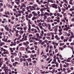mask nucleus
Listing matches in <instances>:
<instances>
[{"label":"nucleus","instance_id":"obj_1","mask_svg":"<svg viewBox=\"0 0 74 74\" xmlns=\"http://www.w3.org/2000/svg\"><path fill=\"white\" fill-rule=\"evenodd\" d=\"M15 2L17 5H19L20 3V0H15Z\"/></svg>","mask_w":74,"mask_h":74},{"label":"nucleus","instance_id":"obj_2","mask_svg":"<svg viewBox=\"0 0 74 74\" xmlns=\"http://www.w3.org/2000/svg\"><path fill=\"white\" fill-rule=\"evenodd\" d=\"M32 14H33V15L34 16H37V15H38V14H37L35 13V12H32Z\"/></svg>","mask_w":74,"mask_h":74},{"label":"nucleus","instance_id":"obj_3","mask_svg":"<svg viewBox=\"0 0 74 74\" xmlns=\"http://www.w3.org/2000/svg\"><path fill=\"white\" fill-rule=\"evenodd\" d=\"M42 26H43V27H45V26H46V27H48V26H47V23H43Z\"/></svg>","mask_w":74,"mask_h":74},{"label":"nucleus","instance_id":"obj_4","mask_svg":"<svg viewBox=\"0 0 74 74\" xmlns=\"http://www.w3.org/2000/svg\"><path fill=\"white\" fill-rule=\"evenodd\" d=\"M11 55H14V56H17V53H16L15 52H14V53H11Z\"/></svg>","mask_w":74,"mask_h":74},{"label":"nucleus","instance_id":"obj_5","mask_svg":"<svg viewBox=\"0 0 74 74\" xmlns=\"http://www.w3.org/2000/svg\"><path fill=\"white\" fill-rule=\"evenodd\" d=\"M37 19V17L34 16L32 18V21H34V19Z\"/></svg>","mask_w":74,"mask_h":74},{"label":"nucleus","instance_id":"obj_6","mask_svg":"<svg viewBox=\"0 0 74 74\" xmlns=\"http://www.w3.org/2000/svg\"><path fill=\"white\" fill-rule=\"evenodd\" d=\"M41 32L42 34H40V36H43V34H44V31L42 30Z\"/></svg>","mask_w":74,"mask_h":74},{"label":"nucleus","instance_id":"obj_7","mask_svg":"<svg viewBox=\"0 0 74 74\" xmlns=\"http://www.w3.org/2000/svg\"><path fill=\"white\" fill-rule=\"evenodd\" d=\"M53 5H54L55 6V8L56 9H57V8H58V7H57V5H55V3H54L53 4Z\"/></svg>","mask_w":74,"mask_h":74},{"label":"nucleus","instance_id":"obj_8","mask_svg":"<svg viewBox=\"0 0 74 74\" xmlns=\"http://www.w3.org/2000/svg\"><path fill=\"white\" fill-rule=\"evenodd\" d=\"M4 54H9V52H8V51H7L6 52H4Z\"/></svg>","mask_w":74,"mask_h":74},{"label":"nucleus","instance_id":"obj_9","mask_svg":"<svg viewBox=\"0 0 74 74\" xmlns=\"http://www.w3.org/2000/svg\"><path fill=\"white\" fill-rule=\"evenodd\" d=\"M20 50L21 51H23L24 50V47H20Z\"/></svg>","mask_w":74,"mask_h":74},{"label":"nucleus","instance_id":"obj_10","mask_svg":"<svg viewBox=\"0 0 74 74\" xmlns=\"http://www.w3.org/2000/svg\"><path fill=\"white\" fill-rule=\"evenodd\" d=\"M7 12H8V14L6 12H5L4 14H5V15H7V14L8 15H10V12H8V11H7Z\"/></svg>","mask_w":74,"mask_h":74},{"label":"nucleus","instance_id":"obj_11","mask_svg":"<svg viewBox=\"0 0 74 74\" xmlns=\"http://www.w3.org/2000/svg\"><path fill=\"white\" fill-rule=\"evenodd\" d=\"M19 60V59L18 58H16L15 59V60L16 61H18Z\"/></svg>","mask_w":74,"mask_h":74},{"label":"nucleus","instance_id":"obj_12","mask_svg":"<svg viewBox=\"0 0 74 74\" xmlns=\"http://www.w3.org/2000/svg\"><path fill=\"white\" fill-rule=\"evenodd\" d=\"M22 6H23V7H26V5H25V4H24V3L22 4Z\"/></svg>","mask_w":74,"mask_h":74},{"label":"nucleus","instance_id":"obj_13","mask_svg":"<svg viewBox=\"0 0 74 74\" xmlns=\"http://www.w3.org/2000/svg\"><path fill=\"white\" fill-rule=\"evenodd\" d=\"M39 27L41 29V30H43V29H44V28L42 27L41 26H40Z\"/></svg>","mask_w":74,"mask_h":74},{"label":"nucleus","instance_id":"obj_14","mask_svg":"<svg viewBox=\"0 0 74 74\" xmlns=\"http://www.w3.org/2000/svg\"><path fill=\"white\" fill-rule=\"evenodd\" d=\"M69 48H71V49L72 50V51H73V50H74V49H73V47H70V46L69 47Z\"/></svg>","mask_w":74,"mask_h":74},{"label":"nucleus","instance_id":"obj_15","mask_svg":"<svg viewBox=\"0 0 74 74\" xmlns=\"http://www.w3.org/2000/svg\"><path fill=\"white\" fill-rule=\"evenodd\" d=\"M36 37L38 38L39 37V34L38 33H36Z\"/></svg>","mask_w":74,"mask_h":74},{"label":"nucleus","instance_id":"obj_16","mask_svg":"<svg viewBox=\"0 0 74 74\" xmlns=\"http://www.w3.org/2000/svg\"><path fill=\"white\" fill-rule=\"evenodd\" d=\"M58 31L60 32H62V29H58Z\"/></svg>","mask_w":74,"mask_h":74},{"label":"nucleus","instance_id":"obj_17","mask_svg":"<svg viewBox=\"0 0 74 74\" xmlns=\"http://www.w3.org/2000/svg\"><path fill=\"white\" fill-rule=\"evenodd\" d=\"M14 58V55H12L11 57H10V58L11 59H13V58Z\"/></svg>","mask_w":74,"mask_h":74},{"label":"nucleus","instance_id":"obj_18","mask_svg":"<svg viewBox=\"0 0 74 74\" xmlns=\"http://www.w3.org/2000/svg\"><path fill=\"white\" fill-rule=\"evenodd\" d=\"M60 49L61 51H62V50H63V48L62 47H59V50Z\"/></svg>","mask_w":74,"mask_h":74},{"label":"nucleus","instance_id":"obj_19","mask_svg":"<svg viewBox=\"0 0 74 74\" xmlns=\"http://www.w3.org/2000/svg\"><path fill=\"white\" fill-rule=\"evenodd\" d=\"M58 52V49H56L55 50V53H57Z\"/></svg>","mask_w":74,"mask_h":74},{"label":"nucleus","instance_id":"obj_20","mask_svg":"<svg viewBox=\"0 0 74 74\" xmlns=\"http://www.w3.org/2000/svg\"><path fill=\"white\" fill-rule=\"evenodd\" d=\"M63 1L64 2L65 1L66 3H68V1H67V0H63Z\"/></svg>","mask_w":74,"mask_h":74},{"label":"nucleus","instance_id":"obj_21","mask_svg":"<svg viewBox=\"0 0 74 74\" xmlns=\"http://www.w3.org/2000/svg\"><path fill=\"white\" fill-rule=\"evenodd\" d=\"M35 27L36 28L37 30H40V29H39V28H38V26H36Z\"/></svg>","mask_w":74,"mask_h":74},{"label":"nucleus","instance_id":"obj_22","mask_svg":"<svg viewBox=\"0 0 74 74\" xmlns=\"http://www.w3.org/2000/svg\"><path fill=\"white\" fill-rule=\"evenodd\" d=\"M26 65L27 66H29V64H28V62H26Z\"/></svg>","mask_w":74,"mask_h":74},{"label":"nucleus","instance_id":"obj_23","mask_svg":"<svg viewBox=\"0 0 74 74\" xmlns=\"http://www.w3.org/2000/svg\"><path fill=\"white\" fill-rule=\"evenodd\" d=\"M28 27L29 28H31V25L29 23L28 24Z\"/></svg>","mask_w":74,"mask_h":74},{"label":"nucleus","instance_id":"obj_24","mask_svg":"<svg viewBox=\"0 0 74 74\" xmlns=\"http://www.w3.org/2000/svg\"><path fill=\"white\" fill-rule=\"evenodd\" d=\"M49 30H51V25H49L48 28Z\"/></svg>","mask_w":74,"mask_h":74},{"label":"nucleus","instance_id":"obj_25","mask_svg":"<svg viewBox=\"0 0 74 74\" xmlns=\"http://www.w3.org/2000/svg\"><path fill=\"white\" fill-rule=\"evenodd\" d=\"M50 19H51V18L49 17V18H47V21H49V20H50Z\"/></svg>","mask_w":74,"mask_h":74},{"label":"nucleus","instance_id":"obj_26","mask_svg":"<svg viewBox=\"0 0 74 74\" xmlns=\"http://www.w3.org/2000/svg\"><path fill=\"white\" fill-rule=\"evenodd\" d=\"M24 57L25 58H28V56L27 55H25L24 56Z\"/></svg>","mask_w":74,"mask_h":74},{"label":"nucleus","instance_id":"obj_27","mask_svg":"<svg viewBox=\"0 0 74 74\" xmlns=\"http://www.w3.org/2000/svg\"><path fill=\"white\" fill-rule=\"evenodd\" d=\"M54 31L56 32L58 31V29L57 28H55L54 29Z\"/></svg>","mask_w":74,"mask_h":74},{"label":"nucleus","instance_id":"obj_28","mask_svg":"<svg viewBox=\"0 0 74 74\" xmlns=\"http://www.w3.org/2000/svg\"><path fill=\"white\" fill-rule=\"evenodd\" d=\"M62 34H63V33H62V32H61L59 33V35L60 36L61 35H62Z\"/></svg>","mask_w":74,"mask_h":74},{"label":"nucleus","instance_id":"obj_29","mask_svg":"<svg viewBox=\"0 0 74 74\" xmlns=\"http://www.w3.org/2000/svg\"><path fill=\"white\" fill-rule=\"evenodd\" d=\"M34 7H38V5L36 4H35L34 5Z\"/></svg>","mask_w":74,"mask_h":74},{"label":"nucleus","instance_id":"obj_30","mask_svg":"<svg viewBox=\"0 0 74 74\" xmlns=\"http://www.w3.org/2000/svg\"><path fill=\"white\" fill-rule=\"evenodd\" d=\"M53 61L55 62H56V58H54V59L53 60Z\"/></svg>","mask_w":74,"mask_h":74},{"label":"nucleus","instance_id":"obj_31","mask_svg":"<svg viewBox=\"0 0 74 74\" xmlns=\"http://www.w3.org/2000/svg\"><path fill=\"white\" fill-rule=\"evenodd\" d=\"M13 65L14 66H16V64H15V63H13Z\"/></svg>","mask_w":74,"mask_h":74},{"label":"nucleus","instance_id":"obj_32","mask_svg":"<svg viewBox=\"0 0 74 74\" xmlns=\"http://www.w3.org/2000/svg\"><path fill=\"white\" fill-rule=\"evenodd\" d=\"M74 10V8L73 9H70V11H73V10Z\"/></svg>","mask_w":74,"mask_h":74},{"label":"nucleus","instance_id":"obj_33","mask_svg":"<svg viewBox=\"0 0 74 74\" xmlns=\"http://www.w3.org/2000/svg\"><path fill=\"white\" fill-rule=\"evenodd\" d=\"M47 16H45L44 17V19H47Z\"/></svg>","mask_w":74,"mask_h":74},{"label":"nucleus","instance_id":"obj_34","mask_svg":"<svg viewBox=\"0 0 74 74\" xmlns=\"http://www.w3.org/2000/svg\"><path fill=\"white\" fill-rule=\"evenodd\" d=\"M61 39H62V40H63V39H64V36H61Z\"/></svg>","mask_w":74,"mask_h":74},{"label":"nucleus","instance_id":"obj_35","mask_svg":"<svg viewBox=\"0 0 74 74\" xmlns=\"http://www.w3.org/2000/svg\"><path fill=\"white\" fill-rule=\"evenodd\" d=\"M71 21H72V22H74V17L71 19Z\"/></svg>","mask_w":74,"mask_h":74},{"label":"nucleus","instance_id":"obj_36","mask_svg":"<svg viewBox=\"0 0 74 74\" xmlns=\"http://www.w3.org/2000/svg\"><path fill=\"white\" fill-rule=\"evenodd\" d=\"M6 29L7 31H9V28L7 27Z\"/></svg>","mask_w":74,"mask_h":74},{"label":"nucleus","instance_id":"obj_37","mask_svg":"<svg viewBox=\"0 0 74 74\" xmlns=\"http://www.w3.org/2000/svg\"><path fill=\"white\" fill-rule=\"evenodd\" d=\"M45 71H43L41 72V73L42 74H45Z\"/></svg>","mask_w":74,"mask_h":74},{"label":"nucleus","instance_id":"obj_38","mask_svg":"<svg viewBox=\"0 0 74 74\" xmlns=\"http://www.w3.org/2000/svg\"><path fill=\"white\" fill-rule=\"evenodd\" d=\"M71 45H74V43L73 42L70 44Z\"/></svg>","mask_w":74,"mask_h":74},{"label":"nucleus","instance_id":"obj_39","mask_svg":"<svg viewBox=\"0 0 74 74\" xmlns=\"http://www.w3.org/2000/svg\"><path fill=\"white\" fill-rule=\"evenodd\" d=\"M62 74V72H60L59 73H57V74Z\"/></svg>","mask_w":74,"mask_h":74},{"label":"nucleus","instance_id":"obj_40","mask_svg":"<svg viewBox=\"0 0 74 74\" xmlns=\"http://www.w3.org/2000/svg\"><path fill=\"white\" fill-rule=\"evenodd\" d=\"M29 15L31 17V16H33V14H32V13H31Z\"/></svg>","mask_w":74,"mask_h":74},{"label":"nucleus","instance_id":"obj_41","mask_svg":"<svg viewBox=\"0 0 74 74\" xmlns=\"http://www.w3.org/2000/svg\"><path fill=\"white\" fill-rule=\"evenodd\" d=\"M22 8H23V6H22V5H21V6H20V10H21V9H22Z\"/></svg>","mask_w":74,"mask_h":74},{"label":"nucleus","instance_id":"obj_42","mask_svg":"<svg viewBox=\"0 0 74 74\" xmlns=\"http://www.w3.org/2000/svg\"><path fill=\"white\" fill-rule=\"evenodd\" d=\"M62 11H64V12H65V11H66V9H62Z\"/></svg>","mask_w":74,"mask_h":74},{"label":"nucleus","instance_id":"obj_43","mask_svg":"<svg viewBox=\"0 0 74 74\" xmlns=\"http://www.w3.org/2000/svg\"><path fill=\"white\" fill-rule=\"evenodd\" d=\"M40 11H44V10L43 9H40Z\"/></svg>","mask_w":74,"mask_h":74},{"label":"nucleus","instance_id":"obj_44","mask_svg":"<svg viewBox=\"0 0 74 74\" xmlns=\"http://www.w3.org/2000/svg\"><path fill=\"white\" fill-rule=\"evenodd\" d=\"M1 11L2 12L3 11V10H4V9L3 8H1L0 9Z\"/></svg>","mask_w":74,"mask_h":74},{"label":"nucleus","instance_id":"obj_45","mask_svg":"<svg viewBox=\"0 0 74 74\" xmlns=\"http://www.w3.org/2000/svg\"><path fill=\"white\" fill-rule=\"evenodd\" d=\"M40 53V52H39V51H38L37 52V55H39V54Z\"/></svg>","mask_w":74,"mask_h":74},{"label":"nucleus","instance_id":"obj_46","mask_svg":"<svg viewBox=\"0 0 74 74\" xmlns=\"http://www.w3.org/2000/svg\"><path fill=\"white\" fill-rule=\"evenodd\" d=\"M71 70H74V68H73V67H71Z\"/></svg>","mask_w":74,"mask_h":74},{"label":"nucleus","instance_id":"obj_47","mask_svg":"<svg viewBox=\"0 0 74 74\" xmlns=\"http://www.w3.org/2000/svg\"><path fill=\"white\" fill-rule=\"evenodd\" d=\"M32 27H36V26L35 25H34V24L32 25Z\"/></svg>","mask_w":74,"mask_h":74},{"label":"nucleus","instance_id":"obj_48","mask_svg":"<svg viewBox=\"0 0 74 74\" xmlns=\"http://www.w3.org/2000/svg\"><path fill=\"white\" fill-rule=\"evenodd\" d=\"M13 11L14 12H16V9L14 8L13 9Z\"/></svg>","mask_w":74,"mask_h":74},{"label":"nucleus","instance_id":"obj_49","mask_svg":"<svg viewBox=\"0 0 74 74\" xmlns=\"http://www.w3.org/2000/svg\"><path fill=\"white\" fill-rule=\"evenodd\" d=\"M27 53H31V51H28Z\"/></svg>","mask_w":74,"mask_h":74},{"label":"nucleus","instance_id":"obj_50","mask_svg":"<svg viewBox=\"0 0 74 74\" xmlns=\"http://www.w3.org/2000/svg\"><path fill=\"white\" fill-rule=\"evenodd\" d=\"M69 3L70 4H73V3H72V1H70L69 2Z\"/></svg>","mask_w":74,"mask_h":74},{"label":"nucleus","instance_id":"obj_51","mask_svg":"<svg viewBox=\"0 0 74 74\" xmlns=\"http://www.w3.org/2000/svg\"><path fill=\"white\" fill-rule=\"evenodd\" d=\"M0 5L1 6H3V4L2 3H0Z\"/></svg>","mask_w":74,"mask_h":74},{"label":"nucleus","instance_id":"obj_52","mask_svg":"<svg viewBox=\"0 0 74 74\" xmlns=\"http://www.w3.org/2000/svg\"><path fill=\"white\" fill-rule=\"evenodd\" d=\"M44 42H48V40H46L44 41Z\"/></svg>","mask_w":74,"mask_h":74},{"label":"nucleus","instance_id":"obj_53","mask_svg":"<svg viewBox=\"0 0 74 74\" xmlns=\"http://www.w3.org/2000/svg\"><path fill=\"white\" fill-rule=\"evenodd\" d=\"M54 16H57V14H56V13H54Z\"/></svg>","mask_w":74,"mask_h":74},{"label":"nucleus","instance_id":"obj_54","mask_svg":"<svg viewBox=\"0 0 74 74\" xmlns=\"http://www.w3.org/2000/svg\"><path fill=\"white\" fill-rule=\"evenodd\" d=\"M12 20H14V19H15V18H14V16H12Z\"/></svg>","mask_w":74,"mask_h":74},{"label":"nucleus","instance_id":"obj_55","mask_svg":"<svg viewBox=\"0 0 74 74\" xmlns=\"http://www.w3.org/2000/svg\"><path fill=\"white\" fill-rule=\"evenodd\" d=\"M19 49V47L18 46L16 48V50H18Z\"/></svg>","mask_w":74,"mask_h":74},{"label":"nucleus","instance_id":"obj_56","mask_svg":"<svg viewBox=\"0 0 74 74\" xmlns=\"http://www.w3.org/2000/svg\"><path fill=\"white\" fill-rule=\"evenodd\" d=\"M32 53H35V51L34 50H32Z\"/></svg>","mask_w":74,"mask_h":74},{"label":"nucleus","instance_id":"obj_57","mask_svg":"<svg viewBox=\"0 0 74 74\" xmlns=\"http://www.w3.org/2000/svg\"><path fill=\"white\" fill-rule=\"evenodd\" d=\"M40 10V8L37 7V8L36 9V10Z\"/></svg>","mask_w":74,"mask_h":74},{"label":"nucleus","instance_id":"obj_58","mask_svg":"<svg viewBox=\"0 0 74 74\" xmlns=\"http://www.w3.org/2000/svg\"><path fill=\"white\" fill-rule=\"evenodd\" d=\"M20 26V24H17L16 25H15V26H17V27H18V26Z\"/></svg>","mask_w":74,"mask_h":74},{"label":"nucleus","instance_id":"obj_59","mask_svg":"<svg viewBox=\"0 0 74 74\" xmlns=\"http://www.w3.org/2000/svg\"><path fill=\"white\" fill-rule=\"evenodd\" d=\"M18 12L19 13H22V11H21L20 10H19Z\"/></svg>","mask_w":74,"mask_h":74},{"label":"nucleus","instance_id":"obj_60","mask_svg":"<svg viewBox=\"0 0 74 74\" xmlns=\"http://www.w3.org/2000/svg\"><path fill=\"white\" fill-rule=\"evenodd\" d=\"M16 42L17 44H19V41L18 40Z\"/></svg>","mask_w":74,"mask_h":74},{"label":"nucleus","instance_id":"obj_61","mask_svg":"<svg viewBox=\"0 0 74 74\" xmlns=\"http://www.w3.org/2000/svg\"><path fill=\"white\" fill-rule=\"evenodd\" d=\"M56 56H53V58H54V59H56Z\"/></svg>","mask_w":74,"mask_h":74},{"label":"nucleus","instance_id":"obj_62","mask_svg":"<svg viewBox=\"0 0 74 74\" xmlns=\"http://www.w3.org/2000/svg\"><path fill=\"white\" fill-rule=\"evenodd\" d=\"M58 37V36L57 35H56L55 36V38H57Z\"/></svg>","mask_w":74,"mask_h":74},{"label":"nucleus","instance_id":"obj_63","mask_svg":"<svg viewBox=\"0 0 74 74\" xmlns=\"http://www.w3.org/2000/svg\"><path fill=\"white\" fill-rule=\"evenodd\" d=\"M4 60H8V58H5Z\"/></svg>","mask_w":74,"mask_h":74},{"label":"nucleus","instance_id":"obj_64","mask_svg":"<svg viewBox=\"0 0 74 74\" xmlns=\"http://www.w3.org/2000/svg\"><path fill=\"white\" fill-rule=\"evenodd\" d=\"M5 69L6 70H8V67H6L5 68Z\"/></svg>","mask_w":74,"mask_h":74}]
</instances>
